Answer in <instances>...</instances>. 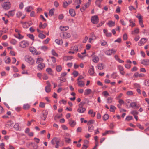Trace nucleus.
I'll return each mask as SVG.
<instances>
[{"instance_id":"1","label":"nucleus","mask_w":149,"mask_h":149,"mask_svg":"<svg viewBox=\"0 0 149 149\" xmlns=\"http://www.w3.org/2000/svg\"><path fill=\"white\" fill-rule=\"evenodd\" d=\"M60 141V139L57 137H54L51 141V143L53 145H54L56 143V145L55 146L56 148H58L59 145V143Z\"/></svg>"},{"instance_id":"2","label":"nucleus","mask_w":149,"mask_h":149,"mask_svg":"<svg viewBox=\"0 0 149 149\" xmlns=\"http://www.w3.org/2000/svg\"><path fill=\"white\" fill-rule=\"evenodd\" d=\"M25 61L30 64L33 65L34 63L33 59L30 56L26 55L25 56Z\"/></svg>"},{"instance_id":"3","label":"nucleus","mask_w":149,"mask_h":149,"mask_svg":"<svg viewBox=\"0 0 149 149\" xmlns=\"http://www.w3.org/2000/svg\"><path fill=\"white\" fill-rule=\"evenodd\" d=\"M1 5L4 9L8 10L10 8L11 4L9 1H7L3 3Z\"/></svg>"},{"instance_id":"4","label":"nucleus","mask_w":149,"mask_h":149,"mask_svg":"<svg viewBox=\"0 0 149 149\" xmlns=\"http://www.w3.org/2000/svg\"><path fill=\"white\" fill-rule=\"evenodd\" d=\"M19 45L20 47L22 48H25L29 46V44L28 42L23 40L20 42Z\"/></svg>"},{"instance_id":"5","label":"nucleus","mask_w":149,"mask_h":149,"mask_svg":"<svg viewBox=\"0 0 149 149\" xmlns=\"http://www.w3.org/2000/svg\"><path fill=\"white\" fill-rule=\"evenodd\" d=\"M91 22L93 24H97L99 22L98 17L96 15L92 17L91 19Z\"/></svg>"},{"instance_id":"6","label":"nucleus","mask_w":149,"mask_h":149,"mask_svg":"<svg viewBox=\"0 0 149 149\" xmlns=\"http://www.w3.org/2000/svg\"><path fill=\"white\" fill-rule=\"evenodd\" d=\"M116 51L114 49H111L107 50L105 52V53L107 55H110L112 54H114Z\"/></svg>"},{"instance_id":"7","label":"nucleus","mask_w":149,"mask_h":149,"mask_svg":"<svg viewBox=\"0 0 149 149\" xmlns=\"http://www.w3.org/2000/svg\"><path fill=\"white\" fill-rule=\"evenodd\" d=\"M29 49L30 52L32 54L36 55H38L40 54L37 51L36 49L33 47H31L29 48Z\"/></svg>"},{"instance_id":"8","label":"nucleus","mask_w":149,"mask_h":149,"mask_svg":"<svg viewBox=\"0 0 149 149\" xmlns=\"http://www.w3.org/2000/svg\"><path fill=\"white\" fill-rule=\"evenodd\" d=\"M148 39L145 38H142L138 42V45L140 46H141L144 45L147 41Z\"/></svg>"},{"instance_id":"9","label":"nucleus","mask_w":149,"mask_h":149,"mask_svg":"<svg viewBox=\"0 0 149 149\" xmlns=\"http://www.w3.org/2000/svg\"><path fill=\"white\" fill-rule=\"evenodd\" d=\"M62 36V37L64 38L67 39L70 38L71 36L70 34L69 33H68L66 32L63 33L61 35V36Z\"/></svg>"},{"instance_id":"10","label":"nucleus","mask_w":149,"mask_h":149,"mask_svg":"<svg viewBox=\"0 0 149 149\" xmlns=\"http://www.w3.org/2000/svg\"><path fill=\"white\" fill-rule=\"evenodd\" d=\"M68 121L69 122V124L70 125L71 127H74L76 124L75 121L71 119L68 120Z\"/></svg>"},{"instance_id":"11","label":"nucleus","mask_w":149,"mask_h":149,"mask_svg":"<svg viewBox=\"0 0 149 149\" xmlns=\"http://www.w3.org/2000/svg\"><path fill=\"white\" fill-rule=\"evenodd\" d=\"M141 63L146 66L149 65V60L148 59L142 60H141Z\"/></svg>"},{"instance_id":"12","label":"nucleus","mask_w":149,"mask_h":149,"mask_svg":"<svg viewBox=\"0 0 149 149\" xmlns=\"http://www.w3.org/2000/svg\"><path fill=\"white\" fill-rule=\"evenodd\" d=\"M86 110V109L85 108L81 107H79V108L77 110V111L79 113H83L85 112Z\"/></svg>"},{"instance_id":"13","label":"nucleus","mask_w":149,"mask_h":149,"mask_svg":"<svg viewBox=\"0 0 149 149\" xmlns=\"http://www.w3.org/2000/svg\"><path fill=\"white\" fill-rule=\"evenodd\" d=\"M45 67V64L44 63L39 64L38 65V69L39 70H41Z\"/></svg>"},{"instance_id":"14","label":"nucleus","mask_w":149,"mask_h":149,"mask_svg":"<svg viewBox=\"0 0 149 149\" xmlns=\"http://www.w3.org/2000/svg\"><path fill=\"white\" fill-rule=\"evenodd\" d=\"M130 106L132 107H135V108H138L139 107V104L137 105L136 102H133L130 103Z\"/></svg>"},{"instance_id":"15","label":"nucleus","mask_w":149,"mask_h":149,"mask_svg":"<svg viewBox=\"0 0 149 149\" xmlns=\"http://www.w3.org/2000/svg\"><path fill=\"white\" fill-rule=\"evenodd\" d=\"M118 68L119 70L120 73L123 75H124L125 73V72L124 71V68L123 67L119 65L118 66Z\"/></svg>"},{"instance_id":"16","label":"nucleus","mask_w":149,"mask_h":149,"mask_svg":"<svg viewBox=\"0 0 149 149\" xmlns=\"http://www.w3.org/2000/svg\"><path fill=\"white\" fill-rule=\"evenodd\" d=\"M74 58L72 56H65L63 58V59L64 60L67 61L68 60H70Z\"/></svg>"},{"instance_id":"17","label":"nucleus","mask_w":149,"mask_h":149,"mask_svg":"<svg viewBox=\"0 0 149 149\" xmlns=\"http://www.w3.org/2000/svg\"><path fill=\"white\" fill-rule=\"evenodd\" d=\"M69 13L72 16H74L76 15L75 12L74 10L73 9H70Z\"/></svg>"},{"instance_id":"18","label":"nucleus","mask_w":149,"mask_h":149,"mask_svg":"<svg viewBox=\"0 0 149 149\" xmlns=\"http://www.w3.org/2000/svg\"><path fill=\"white\" fill-rule=\"evenodd\" d=\"M115 22H113L111 20L109 21V22L107 23V25L110 27H111L112 26H114L115 25Z\"/></svg>"},{"instance_id":"19","label":"nucleus","mask_w":149,"mask_h":149,"mask_svg":"<svg viewBox=\"0 0 149 149\" xmlns=\"http://www.w3.org/2000/svg\"><path fill=\"white\" fill-rule=\"evenodd\" d=\"M93 61L95 63H97L98 62L99 60L98 57L95 55H94L93 56Z\"/></svg>"},{"instance_id":"20","label":"nucleus","mask_w":149,"mask_h":149,"mask_svg":"<svg viewBox=\"0 0 149 149\" xmlns=\"http://www.w3.org/2000/svg\"><path fill=\"white\" fill-rule=\"evenodd\" d=\"M92 91L91 89H86L85 90L84 92V95H88L91 93Z\"/></svg>"},{"instance_id":"21","label":"nucleus","mask_w":149,"mask_h":149,"mask_svg":"<svg viewBox=\"0 0 149 149\" xmlns=\"http://www.w3.org/2000/svg\"><path fill=\"white\" fill-rule=\"evenodd\" d=\"M89 73L91 75H92L94 74V72L93 66H92L90 68L89 71Z\"/></svg>"},{"instance_id":"22","label":"nucleus","mask_w":149,"mask_h":149,"mask_svg":"<svg viewBox=\"0 0 149 149\" xmlns=\"http://www.w3.org/2000/svg\"><path fill=\"white\" fill-rule=\"evenodd\" d=\"M47 26V24L46 23H44L43 24H42V23L41 22H40V24L39 26V28L41 29V28L42 29H44Z\"/></svg>"},{"instance_id":"23","label":"nucleus","mask_w":149,"mask_h":149,"mask_svg":"<svg viewBox=\"0 0 149 149\" xmlns=\"http://www.w3.org/2000/svg\"><path fill=\"white\" fill-rule=\"evenodd\" d=\"M43 61V59L42 58H38L37 59L36 63L37 64L42 63Z\"/></svg>"},{"instance_id":"24","label":"nucleus","mask_w":149,"mask_h":149,"mask_svg":"<svg viewBox=\"0 0 149 149\" xmlns=\"http://www.w3.org/2000/svg\"><path fill=\"white\" fill-rule=\"evenodd\" d=\"M60 29L61 31H65L69 29V27L67 26L65 27L61 26L60 27Z\"/></svg>"},{"instance_id":"25","label":"nucleus","mask_w":149,"mask_h":149,"mask_svg":"<svg viewBox=\"0 0 149 149\" xmlns=\"http://www.w3.org/2000/svg\"><path fill=\"white\" fill-rule=\"evenodd\" d=\"M18 36H17V35L15 34L14 35V36L16 38H18L19 39H21L23 38H24V36L21 35L20 34V33H18Z\"/></svg>"},{"instance_id":"26","label":"nucleus","mask_w":149,"mask_h":149,"mask_svg":"<svg viewBox=\"0 0 149 149\" xmlns=\"http://www.w3.org/2000/svg\"><path fill=\"white\" fill-rule=\"evenodd\" d=\"M88 114H90L91 115V116L92 117H94L96 114L95 112H93L92 110H90L89 111L88 113Z\"/></svg>"},{"instance_id":"27","label":"nucleus","mask_w":149,"mask_h":149,"mask_svg":"<svg viewBox=\"0 0 149 149\" xmlns=\"http://www.w3.org/2000/svg\"><path fill=\"white\" fill-rule=\"evenodd\" d=\"M55 41L57 44L59 45H62L63 43V40L58 39L55 40Z\"/></svg>"},{"instance_id":"28","label":"nucleus","mask_w":149,"mask_h":149,"mask_svg":"<svg viewBox=\"0 0 149 149\" xmlns=\"http://www.w3.org/2000/svg\"><path fill=\"white\" fill-rule=\"evenodd\" d=\"M31 147L32 148L31 149H38V146L37 144H36L35 143L32 142Z\"/></svg>"},{"instance_id":"29","label":"nucleus","mask_w":149,"mask_h":149,"mask_svg":"<svg viewBox=\"0 0 149 149\" xmlns=\"http://www.w3.org/2000/svg\"><path fill=\"white\" fill-rule=\"evenodd\" d=\"M94 126L92 125H88V130L89 132H92L94 130Z\"/></svg>"},{"instance_id":"30","label":"nucleus","mask_w":149,"mask_h":149,"mask_svg":"<svg viewBox=\"0 0 149 149\" xmlns=\"http://www.w3.org/2000/svg\"><path fill=\"white\" fill-rule=\"evenodd\" d=\"M77 83L78 86L80 87L84 86L85 84L84 82L81 81H79Z\"/></svg>"},{"instance_id":"31","label":"nucleus","mask_w":149,"mask_h":149,"mask_svg":"<svg viewBox=\"0 0 149 149\" xmlns=\"http://www.w3.org/2000/svg\"><path fill=\"white\" fill-rule=\"evenodd\" d=\"M102 1V0H97L95 3L96 5L100 8L101 7L100 3Z\"/></svg>"},{"instance_id":"32","label":"nucleus","mask_w":149,"mask_h":149,"mask_svg":"<svg viewBox=\"0 0 149 149\" xmlns=\"http://www.w3.org/2000/svg\"><path fill=\"white\" fill-rule=\"evenodd\" d=\"M104 67L102 63L99 64L98 66V68L100 70H102L104 69Z\"/></svg>"},{"instance_id":"33","label":"nucleus","mask_w":149,"mask_h":149,"mask_svg":"<svg viewBox=\"0 0 149 149\" xmlns=\"http://www.w3.org/2000/svg\"><path fill=\"white\" fill-rule=\"evenodd\" d=\"M30 107V105L28 104H26L24 105L23 106V108L25 110H26L29 108Z\"/></svg>"},{"instance_id":"34","label":"nucleus","mask_w":149,"mask_h":149,"mask_svg":"<svg viewBox=\"0 0 149 149\" xmlns=\"http://www.w3.org/2000/svg\"><path fill=\"white\" fill-rule=\"evenodd\" d=\"M38 36L39 38L42 39H44L46 37V36L42 34L41 33H39Z\"/></svg>"},{"instance_id":"35","label":"nucleus","mask_w":149,"mask_h":149,"mask_svg":"<svg viewBox=\"0 0 149 149\" xmlns=\"http://www.w3.org/2000/svg\"><path fill=\"white\" fill-rule=\"evenodd\" d=\"M55 10V9L54 8L50 10L49 12V16H52V15H54V12Z\"/></svg>"},{"instance_id":"36","label":"nucleus","mask_w":149,"mask_h":149,"mask_svg":"<svg viewBox=\"0 0 149 149\" xmlns=\"http://www.w3.org/2000/svg\"><path fill=\"white\" fill-rule=\"evenodd\" d=\"M62 69V67L60 65H58L56 66V71L58 72H60Z\"/></svg>"},{"instance_id":"37","label":"nucleus","mask_w":149,"mask_h":149,"mask_svg":"<svg viewBox=\"0 0 149 149\" xmlns=\"http://www.w3.org/2000/svg\"><path fill=\"white\" fill-rule=\"evenodd\" d=\"M15 10H12L8 12V14L9 15L10 17H13L15 15V13L14 11Z\"/></svg>"},{"instance_id":"38","label":"nucleus","mask_w":149,"mask_h":149,"mask_svg":"<svg viewBox=\"0 0 149 149\" xmlns=\"http://www.w3.org/2000/svg\"><path fill=\"white\" fill-rule=\"evenodd\" d=\"M116 109V107L114 106L111 105L110 106V111L111 112H114Z\"/></svg>"},{"instance_id":"39","label":"nucleus","mask_w":149,"mask_h":149,"mask_svg":"<svg viewBox=\"0 0 149 149\" xmlns=\"http://www.w3.org/2000/svg\"><path fill=\"white\" fill-rule=\"evenodd\" d=\"M114 133V131H107L106 132L103 133L102 135L103 136H105L106 134H108L109 133L113 134Z\"/></svg>"},{"instance_id":"40","label":"nucleus","mask_w":149,"mask_h":149,"mask_svg":"<svg viewBox=\"0 0 149 149\" xmlns=\"http://www.w3.org/2000/svg\"><path fill=\"white\" fill-rule=\"evenodd\" d=\"M51 86H45V91L47 93H49L51 91V89L50 87Z\"/></svg>"},{"instance_id":"41","label":"nucleus","mask_w":149,"mask_h":149,"mask_svg":"<svg viewBox=\"0 0 149 149\" xmlns=\"http://www.w3.org/2000/svg\"><path fill=\"white\" fill-rule=\"evenodd\" d=\"M48 111L46 110H43L42 111V114L43 116H45L47 117L48 114Z\"/></svg>"},{"instance_id":"42","label":"nucleus","mask_w":149,"mask_h":149,"mask_svg":"<svg viewBox=\"0 0 149 149\" xmlns=\"http://www.w3.org/2000/svg\"><path fill=\"white\" fill-rule=\"evenodd\" d=\"M14 128L17 130H18L19 129V125L17 123L15 124L14 126Z\"/></svg>"},{"instance_id":"43","label":"nucleus","mask_w":149,"mask_h":149,"mask_svg":"<svg viewBox=\"0 0 149 149\" xmlns=\"http://www.w3.org/2000/svg\"><path fill=\"white\" fill-rule=\"evenodd\" d=\"M17 41L15 39H12L10 41V43L13 45H15L17 43Z\"/></svg>"},{"instance_id":"44","label":"nucleus","mask_w":149,"mask_h":149,"mask_svg":"<svg viewBox=\"0 0 149 149\" xmlns=\"http://www.w3.org/2000/svg\"><path fill=\"white\" fill-rule=\"evenodd\" d=\"M46 71L50 74H52V70L50 68H47L46 69Z\"/></svg>"},{"instance_id":"45","label":"nucleus","mask_w":149,"mask_h":149,"mask_svg":"<svg viewBox=\"0 0 149 149\" xmlns=\"http://www.w3.org/2000/svg\"><path fill=\"white\" fill-rule=\"evenodd\" d=\"M109 118V116L107 114H105L103 116V120L106 121Z\"/></svg>"},{"instance_id":"46","label":"nucleus","mask_w":149,"mask_h":149,"mask_svg":"<svg viewBox=\"0 0 149 149\" xmlns=\"http://www.w3.org/2000/svg\"><path fill=\"white\" fill-rule=\"evenodd\" d=\"M70 4L68 3V2H67V1H65L63 3V7L65 8H66Z\"/></svg>"},{"instance_id":"47","label":"nucleus","mask_w":149,"mask_h":149,"mask_svg":"<svg viewBox=\"0 0 149 149\" xmlns=\"http://www.w3.org/2000/svg\"><path fill=\"white\" fill-rule=\"evenodd\" d=\"M27 36L32 40H34V36L33 34H28Z\"/></svg>"},{"instance_id":"48","label":"nucleus","mask_w":149,"mask_h":149,"mask_svg":"<svg viewBox=\"0 0 149 149\" xmlns=\"http://www.w3.org/2000/svg\"><path fill=\"white\" fill-rule=\"evenodd\" d=\"M32 142H29L26 143V146L27 147L31 149L32 148L31 146H32Z\"/></svg>"},{"instance_id":"49","label":"nucleus","mask_w":149,"mask_h":149,"mask_svg":"<svg viewBox=\"0 0 149 149\" xmlns=\"http://www.w3.org/2000/svg\"><path fill=\"white\" fill-rule=\"evenodd\" d=\"M13 124V122L12 121L10 120L8 121V122L7 123V125H8V126L9 127H10L11 126H12Z\"/></svg>"},{"instance_id":"50","label":"nucleus","mask_w":149,"mask_h":149,"mask_svg":"<svg viewBox=\"0 0 149 149\" xmlns=\"http://www.w3.org/2000/svg\"><path fill=\"white\" fill-rule=\"evenodd\" d=\"M139 30L138 28H137L135 29L134 30L132 31V34H134V33H138L139 32Z\"/></svg>"},{"instance_id":"51","label":"nucleus","mask_w":149,"mask_h":149,"mask_svg":"<svg viewBox=\"0 0 149 149\" xmlns=\"http://www.w3.org/2000/svg\"><path fill=\"white\" fill-rule=\"evenodd\" d=\"M52 54L54 56H58V54L55 52V50L54 49H52Z\"/></svg>"},{"instance_id":"52","label":"nucleus","mask_w":149,"mask_h":149,"mask_svg":"<svg viewBox=\"0 0 149 149\" xmlns=\"http://www.w3.org/2000/svg\"><path fill=\"white\" fill-rule=\"evenodd\" d=\"M94 122V120H91L88 121V125H92L91 124H93Z\"/></svg>"},{"instance_id":"53","label":"nucleus","mask_w":149,"mask_h":149,"mask_svg":"<svg viewBox=\"0 0 149 149\" xmlns=\"http://www.w3.org/2000/svg\"><path fill=\"white\" fill-rule=\"evenodd\" d=\"M102 94L106 97H107L109 95V93L107 91H104L102 93Z\"/></svg>"},{"instance_id":"54","label":"nucleus","mask_w":149,"mask_h":149,"mask_svg":"<svg viewBox=\"0 0 149 149\" xmlns=\"http://www.w3.org/2000/svg\"><path fill=\"white\" fill-rule=\"evenodd\" d=\"M22 15V13L21 12H18L16 14L17 17L19 18Z\"/></svg>"},{"instance_id":"55","label":"nucleus","mask_w":149,"mask_h":149,"mask_svg":"<svg viewBox=\"0 0 149 149\" xmlns=\"http://www.w3.org/2000/svg\"><path fill=\"white\" fill-rule=\"evenodd\" d=\"M133 118L131 116H127L126 118V120L127 121H130L132 120Z\"/></svg>"},{"instance_id":"56","label":"nucleus","mask_w":149,"mask_h":149,"mask_svg":"<svg viewBox=\"0 0 149 149\" xmlns=\"http://www.w3.org/2000/svg\"><path fill=\"white\" fill-rule=\"evenodd\" d=\"M144 83L146 86H149V79L145 80L144 81Z\"/></svg>"},{"instance_id":"57","label":"nucleus","mask_w":149,"mask_h":149,"mask_svg":"<svg viewBox=\"0 0 149 149\" xmlns=\"http://www.w3.org/2000/svg\"><path fill=\"white\" fill-rule=\"evenodd\" d=\"M59 80L61 81L62 82H65L66 81V79L62 77H61Z\"/></svg>"},{"instance_id":"58","label":"nucleus","mask_w":149,"mask_h":149,"mask_svg":"<svg viewBox=\"0 0 149 149\" xmlns=\"http://www.w3.org/2000/svg\"><path fill=\"white\" fill-rule=\"evenodd\" d=\"M40 49L44 51H45L47 49L48 47L46 46H41L40 47Z\"/></svg>"},{"instance_id":"59","label":"nucleus","mask_w":149,"mask_h":149,"mask_svg":"<svg viewBox=\"0 0 149 149\" xmlns=\"http://www.w3.org/2000/svg\"><path fill=\"white\" fill-rule=\"evenodd\" d=\"M131 113L134 115H136L138 114V112L136 110L133 111L131 112Z\"/></svg>"},{"instance_id":"60","label":"nucleus","mask_w":149,"mask_h":149,"mask_svg":"<svg viewBox=\"0 0 149 149\" xmlns=\"http://www.w3.org/2000/svg\"><path fill=\"white\" fill-rule=\"evenodd\" d=\"M49 40L50 39L49 38H47L43 41V43L44 44H47L48 43Z\"/></svg>"},{"instance_id":"61","label":"nucleus","mask_w":149,"mask_h":149,"mask_svg":"<svg viewBox=\"0 0 149 149\" xmlns=\"http://www.w3.org/2000/svg\"><path fill=\"white\" fill-rule=\"evenodd\" d=\"M73 74L74 77H77L78 74V72L77 71H74L73 72Z\"/></svg>"},{"instance_id":"62","label":"nucleus","mask_w":149,"mask_h":149,"mask_svg":"<svg viewBox=\"0 0 149 149\" xmlns=\"http://www.w3.org/2000/svg\"><path fill=\"white\" fill-rule=\"evenodd\" d=\"M116 74V72H113L111 74V76L113 79H115L118 76Z\"/></svg>"},{"instance_id":"63","label":"nucleus","mask_w":149,"mask_h":149,"mask_svg":"<svg viewBox=\"0 0 149 149\" xmlns=\"http://www.w3.org/2000/svg\"><path fill=\"white\" fill-rule=\"evenodd\" d=\"M31 8H32L30 6L27 7L25 8V10L27 12H29L31 11L30 9Z\"/></svg>"},{"instance_id":"64","label":"nucleus","mask_w":149,"mask_h":149,"mask_svg":"<svg viewBox=\"0 0 149 149\" xmlns=\"http://www.w3.org/2000/svg\"><path fill=\"white\" fill-rule=\"evenodd\" d=\"M127 94L128 95H133V92L131 91H129L127 92Z\"/></svg>"}]
</instances>
